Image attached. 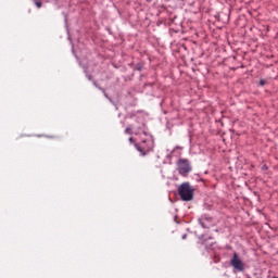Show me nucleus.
<instances>
[{"label": "nucleus", "mask_w": 278, "mask_h": 278, "mask_svg": "<svg viewBox=\"0 0 278 278\" xmlns=\"http://www.w3.org/2000/svg\"><path fill=\"white\" fill-rule=\"evenodd\" d=\"M178 194L182 201H192L194 199V188L190 182H182L178 188Z\"/></svg>", "instance_id": "nucleus-1"}, {"label": "nucleus", "mask_w": 278, "mask_h": 278, "mask_svg": "<svg viewBox=\"0 0 278 278\" xmlns=\"http://www.w3.org/2000/svg\"><path fill=\"white\" fill-rule=\"evenodd\" d=\"M135 148L137 149V151H139V153H141L142 157H144L147 153L153 151V140L146 139L140 144L135 143Z\"/></svg>", "instance_id": "nucleus-2"}, {"label": "nucleus", "mask_w": 278, "mask_h": 278, "mask_svg": "<svg viewBox=\"0 0 278 278\" xmlns=\"http://www.w3.org/2000/svg\"><path fill=\"white\" fill-rule=\"evenodd\" d=\"M178 173L182 177H188V174L192 173V166L190 165V161L187 159H180L177 162Z\"/></svg>", "instance_id": "nucleus-3"}, {"label": "nucleus", "mask_w": 278, "mask_h": 278, "mask_svg": "<svg viewBox=\"0 0 278 278\" xmlns=\"http://www.w3.org/2000/svg\"><path fill=\"white\" fill-rule=\"evenodd\" d=\"M230 266H232V268H235V270H238L239 273L244 271V263L242 262L238 253H233L232 258L230 260Z\"/></svg>", "instance_id": "nucleus-4"}, {"label": "nucleus", "mask_w": 278, "mask_h": 278, "mask_svg": "<svg viewBox=\"0 0 278 278\" xmlns=\"http://www.w3.org/2000/svg\"><path fill=\"white\" fill-rule=\"evenodd\" d=\"M125 134H127L128 136H132L134 135V126H128L126 129H125Z\"/></svg>", "instance_id": "nucleus-5"}, {"label": "nucleus", "mask_w": 278, "mask_h": 278, "mask_svg": "<svg viewBox=\"0 0 278 278\" xmlns=\"http://www.w3.org/2000/svg\"><path fill=\"white\" fill-rule=\"evenodd\" d=\"M260 86H266V80L261 79V80H260Z\"/></svg>", "instance_id": "nucleus-6"}, {"label": "nucleus", "mask_w": 278, "mask_h": 278, "mask_svg": "<svg viewBox=\"0 0 278 278\" xmlns=\"http://www.w3.org/2000/svg\"><path fill=\"white\" fill-rule=\"evenodd\" d=\"M128 140L131 144H136V140L132 137H130Z\"/></svg>", "instance_id": "nucleus-7"}, {"label": "nucleus", "mask_w": 278, "mask_h": 278, "mask_svg": "<svg viewBox=\"0 0 278 278\" xmlns=\"http://www.w3.org/2000/svg\"><path fill=\"white\" fill-rule=\"evenodd\" d=\"M36 5H37V8H42V2L37 1V2H36Z\"/></svg>", "instance_id": "nucleus-8"}, {"label": "nucleus", "mask_w": 278, "mask_h": 278, "mask_svg": "<svg viewBox=\"0 0 278 278\" xmlns=\"http://www.w3.org/2000/svg\"><path fill=\"white\" fill-rule=\"evenodd\" d=\"M263 169H264V170H268V167H267V166H263Z\"/></svg>", "instance_id": "nucleus-9"}, {"label": "nucleus", "mask_w": 278, "mask_h": 278, "mask_svg": "<svg viewBox=\"0 0 278 278\" xmlns=\"http://www.w3.org/2000/svg\"><path fill=\"white\" fill-rule=\"evenodd\" d=\"M135 134L138 135V134H140V131H136Z\"/></svg>", "instance_id": "nucleus-10"}, {"label": "nucleus", "mask_w": 278, "mask_h": 278, "mask_svg": "<svg viewBox=\"0 0 278 278\" xmlns=\"http://www.w3.org/2000/svg\"><path fill=\"white\" fill-rule=\"evenodd\" d=\"M184 240H186V235L182 237Z\"/></svg>", "instance_id": "nucleus-11"}, {"label": "nucleus", "mask_w": 278, "mask_h": 278, "mask_svg": "<svg viewBox=\"0 0 278 278\" xmlns=\"http://www.w3.org/2000/svg\"><path fill=\"white\" fill-rule=\"evenodd\" d=\"M274 278H278V277H274Z\"/></svg>", "instance_id": "nucleus-12"}]
</instances>
